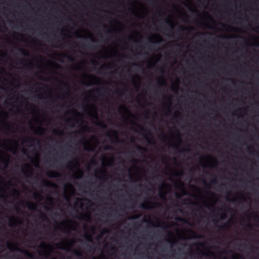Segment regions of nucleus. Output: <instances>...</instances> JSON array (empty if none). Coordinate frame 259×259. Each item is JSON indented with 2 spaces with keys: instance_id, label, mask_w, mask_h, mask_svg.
<instances>
[{
  "instance_id": "35",
  "label": "nucleus",
  "mask_w": 259,
  "mask_h": 259,
  "mask_svg": "<svg viewBox=\"0 0 259 259\" xmlns=\"http://www.w3.org/2000/svg\"><path fill=\"white\" fill-rule=\"evenodd\" d=\"M189 151H190V149H184L182 150H179V152L180 153H184V152H189Z\"/></svg>"
},
{
  "instance_id": "18",
  "label": "nucleus",
  "mask_w": 259,
  "mask_h": 259,
  "mask_svg": "<svg viewBox=\"0 0 259 259\" xmlns=\"http://www.w3.org/2000/svg\"><path fill=\"white\" fill-rule=\"evenodd\" d=\"M165 22L169 25L170 29L172 30L174 29V25L170 21L166 19L165 20Z\"/></svg>"
},
{
  "instance_id": "42",
  "label": "nucleus",
  "mask_w": 259,
  "mask_h": 259,
  "mask_svg": "<svg viewBox=\"0 0 259 259\" xmlns=\"http://www.w3.org/2000/svg\"><path fill=\"white\" fill-rule=\"evenodd\" d=\"M7 198V196L4 195H2V194H0V200H5L6 198Z\"/></svg>"
},
{
  "instance_id": "13",
  "label": "nucleus",
  "mask_w": 259,
  "mask_h": 259,
  "mask_svg": "<svg viewBox=\"0 0 259 259\" xmlns=\"http://www.w3.org/2000/svg\"><path fill=\"white\" fill-rule=\"evenodd\" d=\"M62 56L63 58L67 59L69 61L72 62L74 61V58L69 55L63 54Z\"/></svg>"
},
{
  "instance_id": "58",
  "label": "nucleus",
  "mask_w": 259,
  "mask_h": 259,
  "mask_svg": "<svg viewBox=\"0 0 259 259\" xmlns=\"http://www.w3.org/2000/svg\"><path fill=\"white\" fill-rule=\"evenodd\" d=\"M92 63L93 64H94V65L98 64V62L96 61H95V60H93L92 61Z\"/></svg>"
},
{
  "instance_id": "50",
  "label": "nucleus",
  "mask_w": 259,
  "mask_h": 259,
  "mask_svg": "<svg viewBox=\"0 0 259 259\" xmlns=\"http://www.w3.org/2000/svg\"><path fill=\"white\" fill-rule=\"evenodd\" d=\"M226 217V214H225V213H223V214H222L221 215V219H225Z\"/></svg>"
},
{
  "instance_id": "40",
  "label": "nucleus",
  "mask_w": 259,
  "mask_h": 259,
  "mask_svg": "<svg viewBox=\"0 0 259 259\" xmlns=\"http://www.w3.org/2000/svg\"><path fill=\"white\" fill-rule=\"evenodd\" d=\"M210 183L212 184H215L218 183V181L216 179H213L210 181Z\"/></svg>"
},
{
  "instance_id": "25",
  "label": "nucleus",
  "mask_w": 259,
  "mask_h": 259,
  "mask_svg": "<svg viewBox=\"0 0 259 259\" xmlns=\"http://www.w3.org/2000/svg\"><path fill=\"white\" fill-rule=\"evenodd\" d=\"M104 149L105 150H110V151H112L113 150V147L112 146H109V145L105 146L104 147Z\"/></svg>"
},
{
  "instance_id": "33",
  "label": "nucleus",
  "mask_w": 259,
  "mask_h": 259,
  "mask_svg": "<svg viewBox=\"0 0 259 259\" xmlns=\"http://www.w3.org/2000/svg\"><path fill=\"white\" fill-rule=\"evenodd\" d=\"M46 243L44 242H42L41 244L39 246V247L42 249H45L46 247Z\"/></svg>"
},
{
  "instance_id": "24",
  "label": "nucleus",
  "mask_w": 259,
  "mask_h": 259,
  "mask_svg": "<svg viewBox=\"0 0 259 259\" xmlns=\"http://www.w3.org/2000/svg\"><path fill=\"white\" fill-rule=\"evenodd\" d=\"M183 175V171H180V172L176 171V172L174 173V175H175V176H177V177H181V176H182Z\"/></svg>"
},
{
  "instance_id": "34",
  "label": "nucleus",
  "mask_w": 259,
  "mask_h": 259,
  "mask_svg": "<svg viewBox=\"0 0 259 259\" xmlns=\"http://www.w3.org/2000/svg\"><path fill=\"white\" fill-rule=\"evenodd\" d=\"M21 172L24 176H25L26 177H28V172L26 170H25L24 168H22Z\"/></svg>"
},
{
  "instance_id": "29",
  "label": "nucleus",
  "mask_w": 259,
  "mask_h": 259,
  "mask_svg": "<svg viewBox=\"0 0 259 259\" xmlns=\"http://www.w3.org/2000/svg\"><path fill=\"white\" fill-rule=\"evenodd\" d=\"M42 183H43L44 185L47 186H49L50 184H52V183L47 180H43Z\"/></svg>"
},
{
  "instance_id": "38",
  "label": "nucleus",
  "mask_w": 259,
  "mask_h": 259,
  "mask_svg": "<svg viewBox=\"0 0 259 259\" xmlns=\"http://www.w3.org/2000/svg\"><path fill=\"white\" fill-rule=\"evenodd\" d=\"M170 147H171L173 149H175L176 150L178 149V145L176 144L170 145Z\"/></svg>"
},
{
  "instance_id": "1",
  "label": "nucleus",
  "mask_w": 259,
  "mask_h": 259,
  "mask_svg": "<svg viewBox=\"0 0 259 259\" xmlns=\"http://www.w3.org/2000/svg\"><path fill=\"white\" fill-rule=\"evenodd\" d=\"M111 132L113 133V134L112 135L107 133L106 136L111 140V141L112 142H115L116 143H119V137L117 135V132L114 130H111Z\"/></svg>"
},
{
  "instance_id": "51",
  "label": "nucleus",
  "mask_w": 259,
  "mask_h": 259,
  "mask_svg": "<svg viewBox=\"0 0 259 259\" xmlns=\"http://www.w3.org/2000/svg\"><path fill=\"white\" fill-rule=\"evenodd\" d=\"M89 128L88 126L87 125H84L82 128V130L84 131H87V130Z\"/></svg>"
},
{
  "instance_id": "44",
  "label": "nucleus",
  "mask_w": 259,
  "mask_h": 259,
  "mask_svg": "<svg viewBox=\"0 0 259 259\" xmlns=\"http://www.w3.org/2000/svg\"><path fill=\"white\" fill-rule=\"evenodd\" d=\"M239 200H241V201H242L243 202H245L246 201V198L244 196H241L240 198H239Z\"/></svg>"
},
{
  "instance_id": "37",
  "label": "nucleus",
  "mask_w": 259,
  "mask_h": 259,
  "mask_svg": "<svg viewBox=\"0 0 259 259\" xmlns=\"http://www.w3.org/2000/svg\"><path fill=\"white\" fill-rule=\"evenodd\" d=\"M253 214L254 217V220H257V222H259V215L255 213H253Z\"/></svg>"
},
{
  "instance_id": "11",
  "label": "nucleus",
  "mask_w": 259,
  "mask_h": 259,
  "mask_svg": "<svg viewBox=\"0 0 259 259\" xmlns=\"http://www.w3.org/2000/svg\"><path fill=\"white\" fill-rule=\"evenodd\" d=\"M19 51L24 56H28L29 53L28 51L24 49H19Z\"/></svg>"
},
{
  "instance_id": "10",
  "label": "nucleus",
  "mask_w": 259,
  "mask_h": 259,
  "mask_svg": "<svg viewBox=\"0 0 259 259\" xmlns=\"http://www.w3.org/2000/svg\"><path fill=\"white\" fill-rule=\"evenodd\" d=\"M147 204H153V208H160L162 206V205L159 202H155V203H152L150 201H147L146 202Z\"/></svg>"
},
{
  "instance_id": "9",
  "label": "nucleus",
  "mask_w": 259,
  "mask_h": 259,
  "mask_svg": "<svg viewBox=\"0 0 259 259\" xmlns=\"http://www.w3.org/2000/svg\"><path fill=\"white\" fill-rule=\"evenodd\" d=\"M36 141V139L32 137H28L26 138L25 141H24V143H28L30 144H33L35 141Z\"/></svg>"
},
{
  "instance_id": "30",
  "label": "nucleus",
  "mask_w": 259,
  "mask_h": 259,
  "mask_svg": "<svg viewBox=\"0 0 259 259\" xmlns=\"http://www.w3.org/2000/svg\"><path fill=\"white\" fill-rule=\"evenodd\" d=\"M140 207L144 209H148L149 207H147L145 203H141L140 205Z\"/></svg>"
},
{
  "instance_id": "8",
  "label": "nucleus",
  "mask_w": 259,
  "mask_h": 259,
  "mask_svg": "<svg viewBox=\"0 0 259 259\" xmlns=\"http://www.w3.org/2000/svg\"><path fill=\"white\" fill-rule=\"evenodd\" d=\"M189 231L192 234V237H191L192 238L198 239V238H201L203 237L202 236L198 234V233L197 232H196L195 231H194L192 230H190Z\"/></svg>"
},
{
  "instance_id": "52",
  "label": "nucleus",
  "mask_w": 259,
  "mask_h": 259,
  "mask_svg": "<svg viewBox=\"0 0 259 259\" xmlns=\"http://www.w3.org/2000/svg\"><path fill=\"white\" fill-rule=\"evenodd\" d=\"M148 41L150 42V43H154V42L152 41V39H151V37H149L148 38Z\"/></svg>"
},
{
  "instance_id": "39",
  "label": "nucleus",
  "mask_w": 259,
  "mask_h": 259,
  "mask_svg": "<svg viewBox=\"0 0 259 259\" xmlns=\"http://www.w3.org/2000/svg\"><path fill=\"white\" fill-rule=\"evenodd\" d=\"M182 192H183V195H189V194L184 188H183V189H182Z\"/></svg>"
},
{
  "instance_id": "19",
  "label": "nucleus",
  "mask_w": 259,
  "mask_h": 259,
  "mask_svg": "<svg viewBox=\"0 0 259 259\" xmlns=\"http://www.w3.org/2000/svg\"><path fill=\"white\" fill-rule=\"evenodd\" d=\"M0 161L2 163H4L5 164L6 167L7 166L8 164V161L7 160H6L4 158H3V157H0Z\"/></svg>"
},
{
  "instance_id": "5",
  "label": "nucleus",
  "mask_w": 259,
  "mask_h": 259,
  "mask_svg": "<svg viewBox=\"0 0 259 259\" xmlns=\"http://www.w3.org/2000/svg\"><path fill=\"white\" fill-rule=\"evenodd\" d=\"M47 176L51 178H57L60 176V174L55 171H50L48 172Z\"/></svg>"
},
{
  "instance_id": "63",
  "label": "nucleus",
  "mask_w": 259,
  "mask_h": 259,
  "mask_svg": "<svg viewBox=\"0 0 259 259\" xmlns=\"http://www.w3.org/2000/svg\"><path fill=\"white\" fill-rule=\"evenodd\" d=\"M112 32H113V31H111V30H108L107 31V33H109V34H111V33H112Z\"/></svg>"
},
{
  "instance_id": "22",
  "label": "nucleus",
  "mask_w": 259,
  "mask_h": 259,
  "mask_svg": "<svg viewBox=\"0 0 259 259\" xmlns=\"http://www.w3.org/2000/svg\"><path fill=\"white\" fill-rule=\"evenodd\" d=\"M98 125L103 128H107V125L103 122H100L98 123Z\"/></svg>"
},
{
  "instance_id": "7",
  "label": "nucleus",
  "mask_w": 259,
  "mask_h": 259,
  "mask_svg": "<svg viewBox=\"0 0 259 259\" xmlns=\"http://www.w3.org/2000/svg\"><path fill=\"white\" fill-rule=\"evenodd\" d=\"M157 82L159 86H162L166 84V80L163 76L159 77L157 79Z\"/></svg>"
},
{
  "instance_id": "32",
  "label": "nucleus",
  "mask_w": 259,
  "mask_h": 259,
  "mask_svg": "<svg viewBox=\"0 0 259 259\" xmlns=\"http://www.w3.org/2000/svg\"><path fill=\"white\" fill-rule=\"evenodd\" d=\"M67 222H73L75 224V226H77V223L76 222H73V221H70V220H68H68H66L64 222H63L62 223H61V225H63L65 223H66Z\"/></svg>"
},
{
  "instance_id": "53",
  "label": "nucleus",
  "mask_w": 259,
  "mask_h": 259,
  "mask_svg": "<svg viewBox=\"0 0 259 259\" xmlns=\"http://www.w3.org/2000/svg\"><path fill=\"white\" fill-rule=\"evenodd\" d=\"M159 70L161 73H164V70L162 68H159Z\"/></svg>"
},
{
  "instance_id": "36",
  "label": "nucleus",
  "mask_w": 259,
  "mask_h": 259,
  "mask_svg": "<svg viewBox=\"0 0 259 259\" xmlns=\"http://www.w3.org/2000/svg\"><path fill=\"white\" fill-rule=\"evenodd\" d=\"M226 211L227 212H233L234 211V210L232 209V208H229V207H227L226 209H225Z\"/></svg>"
},
{
  "instance_id": "27",
  "label": "nucleus",
  "mask_w": 259,
  "mask_h": 259,
  "mask_svg": "<svg viewBox=\"0 0 259 259\" xmlns=\"http://www.w3.org/2000/svg\"><path fill=\"white\" fill-rule=\"evenodd\" d=\"M84 47H85L86 48H88L89 49H93L94 48L93 45H92L91 44H87V45H84Z\"/></svg>"
},
{
  "instance_id": "21",
  "label": "nucleus",
  "mask_w": 259,
  "mask_h": 259,
  "mask_svg": "<svg viewBox=\"0 0 259 259\" xmlns=\"http://www.w3.org/2000/svg\"><path fill=\"white\" fill-rule=\"evenodd\" d=\"M189 28L184 26H180L179 31L183 32L185 30H188Z\"/></svg>"
},
{
  "instance_id": "3",
  "label": "nucleus",
  "mask_w": 259,
  "mask_h": 259,
  "mask_svg": "<svg viewBox=\"0 0 259 259\" xmlns=\"http://www.w3.org/2000/svg\"><path fill=\"white\" fill-rule=\"evenodd\" d=\"M148 135L151 136L150 139L147 137L146 135L144 136V138L146 140L147 142L150 145H153L155 144V141L154 140V139L151 133L149 131H148Z\"/></svg>"
},
{
  "instance_id": "59",
  "label": "nucleus",
  "mask_w": 259,
  "mask_h": 259,
  "mask_svg": "<svg viewBox=\"0 0 259 259\" xmlns=\"http://www.w3.org/2000/svg\"><path fill=\"white\" fill-rule=\"evenodd\" d=\"M176 196L178 198H180V197H181V195L179 193H176Z\"/></svg>"
},
{
  "instance_id": "55",
  "label": "nucleus",
  "mask_w": 259,
  "mask_h": 259,
  "mask_svg": "<svg viewBox=\"0 0 259 259\" xmlns=\"http://www.w3.org/2000/svg\"><path fill=\"white\" fill-rule=\"evenodd\" d=\"M176 219L177 220H178V221H183V219L182 218H180V217H177Z\"/></svg>"
},
{
  "instance_id": "60",
  "label": "nucleus",
  "mask_w": 259,
  "mask_h": 259,
  "mask_svg": "<svg viewBox=\"0 0 259 259\" xmlns=\"http://www.w3.org/2000/svg\"><path fill=\"white\" fill-rule=\"evenodd\" d=\"M107 66L106 65H104L102 67L100 68V70H102L104 67H106Z\"/></svg>"
},
{
  "instance_id": "49",
  "label": "nucleus",
  "mask_w": 259,
  "mask_h": 259,
  "mask_svg": "<svg viewBox=\"0 0 259 259\" xmlns=\"http://www.w3.org/2000/svg\"><path fill=\"white\" fill-rule=\"evenodd\" d=\"M42 217H43V218H44L45 219H46L47 220V221L48 220L47 219V218H46V215H45L44 213H42V212H41V213H40V218H42Z\"/></svg>"
},
{
  "instance_id": "17",
  "label": "nucleus",
  "mask_w": 259,
  "mask_h": 259,
  "mask_svg": "<svg viewBox=\"0 0 259 259\" xmlns=\"http://www.w3.org/2000/svg\"><path fill=\"white\" fill-rule=\"evenodd\" d=\"M232 259H239V258L245 259L242 256H241L240 254H237V253L234 254L232 256Z\"/></svg>"
},
{
  "instance_id": "12",
  "label": "nucleus",
  "mask_w": 259,
  "mask_h": 259,
  "mask_svg": "<svg viewBox=\"0 0 259 259\" xmlns=\"http://www.w3.org/2000/svg\"><path fill=\"white\" fill-rule=\"evenodd\" d=\"M136 149L139 152H147V149L145 147H143L140 145H136Z\"/></svg>"
},
{
  "instance_id": "45",
  "label": "nucleus",
  "mask_w": 259,
  "mask_h": 259,
  "mask_svg": "<svg viewBox=\"0 0 259 259\" xmlns=\"http://www.w3.org/2000/svg\"><path fill=\"white\" fill-rule=\"evenodd\" d=\"M63 232H65V233H69V230L68 227H65L63 229Z\"/></svg>"
},
{
  "instance_id": "46",
  "label": "nucleus",
  "mask_w": 259,
  "mask_h": 259,
  "mask_svg": "<svg viewBox=\"0 0 259 259\" xmlns=\"http://www.w3.org/2000/svg\"><path fill=\"white\" fill-rule=\"evenodd\" d=\"M135 124H136V125H137V126H138V127L140 129V130H141V131H142V132H143V131H144V128H143L142 126H141V125H139V124H137V123H135Z\"/></svg>"
},
{
  "instance_id": "43",
  "label": "nucleus",
  "mask_w": 259,
  "mask_h": 259,
  "mask_svg": "<svg viewBox=\"0 0 259 259\" xmlns=\"http://www.w3.org/2000/svg\"><path fill=\"white\" fill-rule=\"evenodd\" d=\"M38 131H41L42 132L40 134H42L44 133V131L45 130V128L42 127H39L37 129Z\"/></svg>"
},
{
  "instance_id": "64",
  "label": "nucleus",
  "mask_w": 259,
  "mask_h": 259,
  "mask_svg": "<svg viewBox=\"0 0 259 259\" xmlns=\"http://www.w3.org/2000/svg\"><path fill=\"white\" fill-rule=\"evenodd\" d=\"M11 246V245L10 244V243H8L7 246H8V247L9 249H10V248H10Z\"/></svg>"
},
{
  "instance_id": "62",
  "label": "nucleus",
  "mask_w": 259,
  "mask_h": 259,
  "mask_svg": "<svg viewBox=\"0 0 259 259\" xmlns=\"http://www.w3.org/2000/svg\"><path fill=\"white\" fill-rule=\"evenodd\" d=\"M65 199L67 201H69V200H70V199H69V198L68 197H65Z\"/></svg>"
},
{
  "instance_id": "2",
  "label": "nucleus",
  "mask_w": 259,
  "mask_h": 259,
  "mask_svg": "<svg viewBox=\"0 0 259 259\" xmlns=\"http://www.w3.org/2000/svg\"><path fill=\"white\" fill-rule=\"evenodd\" d=\"M27 207L30 210H35L37 208L36 204L32 202L25 201Z\"/></svg>"
},
{
  "instance_id": "61",
  "label": "nucleus",
  "mask_w": 259,
  "mask_h": 259,
  "mask_svg": "<svg viewBox=\"0 0 259 259\" xmlns=\"http://www.w3.org/2000/svg\"><path fill=\"white\" fill-rule=\"evenodd\" d=\"M58 248H60V249H63V250H65V249H66V248L65 247H60V246H58Z\"/></svg>"
},
{
  "instance_id": "28",
  "label": "nucleus",
  "mask_w": 259,
  "mask_h": 259,
  "mask_svg": "<svg viewBox=\"0 0 259 259\" xmlns=\"http://www.w3.org/2000/svg\"><path fill=\"white\" fill-rule=\"evenodd\" d=\"M125 91V90H124V92H120L118 90H117L115 92V93L120 96H122L123 95Z\"/></svg>"
},
{
  "instance_id": "20",
  "label": "nucleus",
  "mask_w": 259,
  "mask_h": 259,
  "mask_svg": "<svg viewBox=\"0 0 259 259\" xmlns=\"http://www.w3.org/2000/svg\"><path fill=\"white\" fill-rule=\"evenodd\" d=\"M12 193L13 196H18L19 195V191L17 189H14L12 190Z\"/></svg>"
},
{
  "instance_id": "54",
  "label": "nucleus",
  "mask_w": 259,
  "mask_h": 259,
  "mask_svg": "<svg viewBox=\"0 0 259 259\" xmlns=\"http://www.w3.org/2000/svg\"><path fill=\"white\" fill-rule=\"evenodd\" d=\"M24 201H21L19 202L20 205L24 206Z\"/></svg>"
},
{
  "instance_id": "47",
  "label": "nucleus",
  "mask_w": 259,
  "mask_h": 259,
  "mask_svg": "<svg viewBox=\"0 0 259 259\" xmlns=\"http://www.w3.org/2000/svg\"><path fill=\"white\" fill-rule=\"evenodd\" d=\"M228 227V225L227 224H224V225H223L221 226V228L224 229V228H227Z\"/></svg>"
},
{
  "instance_id": "23",
  "label": "nucleus",
  "mask_w": 259,
  "mask_h": 259,
  "mask_svg": "<svg viewBox=\"0 0 259 259\" xmlns=\"http://www.w3.org/2000/svg\"><path fill=\"white\" fill-rule=\"evenodd\" d=\"M84 238L89 241L90 242H92L93 241V239H92V237L91 235H84Z\"/></svg>"
},
{
  "instance_id": "15",
  "label": "nucleus",
  "mask_w": 259,
  "mask_h": 259,
  "mask_svg": "<svg viewBox=\"0 0 259 259\" xmlns=\"http://www.w3.org/2000/svg\"><path fill=\"white\" fill-rule=\"evenodd\" d=\"M74 254L78 256L79 258H82L83 257V255L82 252L79 250H76L74 251Z\"/></svg>"
},
{
  "instance_id": "4",
  "label": "nucleus",
  "mask_w": 259,
  "mask_h": 259,
  "mask_svg": "<svg viewBox=\"0 0 259 259\" xmlns=\"http://www.w3.org/2000/svg\"><path fill=\"white\" fill-rule=\"evenodd\" d=\"M149 224L152 227H161V228L165 230L167 228V226L165 225V223L163 221H158V224L157 226H155L152 222H149Z\"/></svg>"
},
{
  "instance_id": "6",
  "label": "nucleus",
  "mask_w": 259,
  "mask_h": 259,
  "mask_svg": "<svg viewBox=\"0 0 259 259\" xmlns=\"http://www.w3.org/2000/svg\"><path fill=\"white\" fill-rule=\"evenodd\" d=\"M73 163H75L77 166H79V162L77 157H75L72 161H69L67 164L66 167L68 168H70Z\"/></svg>"
},
{
  "instance_id": "31",
  "label": "nucleus",
  "mask_w": 259,
  "mask_h": 259,
  "mask_svg": "<svg viewBox=\"0 0 259 259\" xmlns=\"http://www.w3.org/2000/svg\"><path fill=\"white\" fill-rule=\"evenodd\" d=\"M22 252H24L26 255H27L29 257H32V254L30 253L28 251L26 250H22Z\"/></svg>"
},
{
  "instance_id": "14",
  "label": "nucleus",
  "mask_w": 259,
  "mask_h": 259,
  "mask_svg": "<svg viewBox=\"0 0 259 259\" xmlns=\"http://www.w3.org/2000/svg\"><path fill=\"white\" fill-rule=\"evenodd\" d=\"M9 222L11 224L12 223H13V226H16L17 223H18L19 224H21L22 223V222L21 221H19L18 222H16L15 220V219L14 218H11L9 219Z\"/></svg>"
},
{
  "instance_id": "57",
  "label": "nucleus",
  "mask_w": 259,
  "mask_h": 259,
  "mask_svg": "<svg viewBox=\"0 0 259 259\" xmlns=\"http://www.w3.org/2000/svg\"><path fill=\"white\" fill-rule=\"evenodd\" d=\"M74 113H75L76 115H80V114H79V113H78L77 111H76V110H73L72 111Z\"/></svg>"
},
{
  "instance_id": "26",
  "label": "nucleus",
  "mask_w": 259,
  "mask_h": 259,
  "mask_svg": "<svg viewBox=\"0 0 259 259\" xmlns=\"http://www.w3.org/2000/svg\"><path fill=\"white\" fill-rule=\"evenodd\" d=\"M34 198L36 200L38 198H40L41 197L40 195L38 193H35L33 195Z\"/></svg>"
},
{
  "instance_id": "16",
  "label": "nucleus",
  "mask_w": 259,
  "mask_h": 259,
  "mask_svg": "<svg viewBox=\"0 0 259 259\" xmlns=\"http://www.w3.org/2000/svg\"><path fill=\"white\" fill-rule=\"evenodd\" d=\"M53 133L55 135H57V136H63L64 135V133L62 131L55 130V129L53 130Z\"/></svg>"
},
{
  "instance_id": "48",
  "label": "nucleus",
  "mask_w": 259,
  "mask_h": 259,
  "mask_svg": "<svg viewBox=\"0 0 259 259\" xmlns=\"http://www.w3.org/2000/svg\"><path fill=\"white\" fill-rule=\"evenodd\" d=\"M0 56L2 57H5V54L3 52L0 51Z\"/></svg>"
},
{
  "instance_id": "56",
  "label": "nucleus",
  "mask_w": 259,
  "mask_h": 259,
  "mask_svg": "<svg viewBox=\"0 0 259 259\" xmlns=\"http://www.w3.org/2000/svg\"><path fill=\"white\" fill-rule=\"evenodd\" d=\"M227 200H230V201H231L233 202H236L237 200V199H236V198H233V199H232L231 200H229V199H227Z\"/></svg>"
},
{
  "instance_id": "41",
  "label": "nucleus",
  "mask_w": 259,
  "mask_h": 259,
  "mask_svg": "<svg viewBox=\"0 0 259 259\" xmlns=\"http://www.w3.org/2000/svg\"><path fill=\"white\" fill-rule=\"evenodd\" d=\"M61 83L63 84V85L66 87L68 90H69V85L66 83H63V82H61Z\"/></svg>"
}]
</instances>
